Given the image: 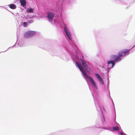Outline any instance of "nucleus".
Masks as SVG:
<instances>
[{"instance_id":"nucleus-2","label":"nucleus","mask_w":135,"mask_h":135,"mask_svg":"<svg viewBox=\"0 0 135 135\" xmlns=\"http://www.w3.org/2000/svg\"><path fill=\"white\" fill-rule=\"evenodd\" d=\"M36 32L34 31H29L26 32L24 35V37L26 38H30L35 35Z\"/></svg>"},{"instance_id":"nucleus-11","label":"nucleus","mask_w":135,"mask_h":135,"mask_svg":"<svg viewBox=\"0 0 135 135\" xmlns=\"http://www.w3.org/2000/svg\"><path fill=\"white\" fill-rule=\"evenodd\" d=\"M107 63L108 64H112V67H113L115 64L113 60L109 61H108Z\"/></svg>"},{"instance_id":"nucleus-3","label":"nucleus","mask_w":135,"mask_h":135,"mask_svg":"<svg viewBox=\"0 0 135 135\" xmlns=\"http://www.w3.org/2000/svg\"><path fill=\"white\" fill-rule=\"evenodd\" d=\"M129 50L126 49L123 51H120L118 53V55L120 57L124 56L126 55H128L129 53Z\"/></svg>"},{"instance_id":"nucleus-9","label":"nucleus","mask_w":135,"mask_h":135,"mask_svg":"<svg viewBox=\"0 0 135 135\" xmlns=\"http://www.w3.org/2000/svg\"><path fill=\"white\" fill-rule=\"evenodd\" d=\"M20 3L22 6H25L26 4V0H20Z\"/></svg>"},{"instance_id":"nucleus-6","label":"nucleus","mask_w":135,"mask_h":135,"mask_svg":"<svg viewBox=\"0 0 135 135\" xmlns=\"http://www.w3.org/2000/svg\"><path fill=\"white\" fill-rule=\"evenodd\" d=\"M80 60L82 62V65L85 68L86 70L88 71V68L87 65V64H88L89 62L85 61H84L82 59H81Z\"/></svg>"},{"instance_id":"nucleus-12","label":"nucleus","mask_w":135,"mask_h":135,"mask_svg":"<svg viewBox=\"0 0 135 135\" xmlns=\"http://www.w3.org/2000/svg\"><path fill=\"white\" fill-rule=\"evenodd\" d=\"M113 129L115 131L119 130V128L118 126L114 127H113Z\"/></svg>"},{"instance_id":"nucleus-7","label":"nucleus","mask_w":135,"mask_h":135,"mask_svg":"<svg viewBox=\"0 0 135 135\" xmlns=\"http://www.w3.org/2000/svg\"><path fill=\"white\" fill-rule=\"evenodd\" d=\"M112 58L113 59L115 62H118L120 61L121 59L119 56L113 55L111 56Z\"/></svg>"},{"instance_id":"nucleus-10","label":"nucleus","mask_w":135,"mask_h":135,"mask_svg":"<svg viewBox=\"0 0 135 135\" xmlns=\"http://www.w3.org/2000/svg\"><path fill=\"white\" fill-rule=\"evenodd\" d=\"M9 6L10 8L13 9H16V5L13 4H10L9 5Z\"/></svg>"},{"instance_id":"nucleus-5","label":"nucleus","mask_w":135,"mask_h":135,"mask_svg":"<svg viewBox=\"0 0 135 135\" xmlns=\"http://www.w3.org/2000/svg\"><path fill=\"white\" fill-rule=\"evenodd\" d=\"M64 29L66 33V35L68 37L69 39L70 40H71V33L68 30V29L66 26L64 27Z\"/></svg>"},{"instance_id":"nucleus-15","label":"nucleus","mask_w":135,"mask_h":135,"mask_svg":"<svg viewBox=\"0 0 135 135\" xmlns=\"http://www.w3.org/2000/svg\"><path fill=\"white\" fill-rule=\"evenodd\" d=\"M33 22V20H29V21H28V23H31L32 22Z\"/></svg>"},{"instance_id":"nucleus-1","label":"nucleus","mask_w":135,"mask_h":135,"mask_svg":"<svg viewBox=\"0 0 135 135\" xmlns=\"http://www.w3.org/2000/svg\"><path fill=\"white\" fill-rule=\"evenodd\" d=\"M75 63L76 66L78 67L80 71L83 73V76L84 78L86 79L87 78L89 79L90 81L91 84L95 88L96 87V85L95 83L91 78L90 76H88L87 73L84 71H83V68L77 62H75Z\"/></svg>"},{"instance_id":"nucleus-16","label":"nucleus","mask_w":135,"mask_h":135,"mask_svg":"<svg viewBox=\"0 0 135 135\" xmlns=\"http://www.w3.org/2000/svg\"><path fill=\"white\" fill-rule=\"evenodd\" d=\"M120 133L121 134V135H124V134H123L122 132H120Z\"/></svg>"},{"instance_id":"nucleus-4","label":"nucleus","mask_w":135,"mask_h":135,"mask_svg":"<svg viewBox=\"0 0 135 135\" xmlns=\"http://www.w3.org/2000/svg\"><path fill=\"white\" fill-rule=\"evenodd\" d=\"M54 16V14L53 12H50L48 13L47 17L50 21H52Z\"/></svg>"},{"instance_id":"nucleus-8","label":"nucleus","mask_w":135,"mask_h":135,"mask_svg":"<svg viewBox=\"0 0 135 135\" xmlns=\"http://www.w3.org/2000/svg\"><path fill=\"white\" fill-rule=\"evenodd\" d=\"M95 75L101 83L102 84H104V81L101 77L98 74H95Z\"/></svg>"},{"instance_id":"nucleus-13","label":"nucleus","mask_w":135,"mask_h":135,"mask_svg":"<svg viewBox=\"0 0 135 135\" xmlns=\"http://www.w3.org/2000/svg\"><path fill=\"white\" fill-rule=\"evenodd\" d=\"M33 9L31 8H30L28 9L27 12L30 13H32L33 12Z\"/></svg>"},{"instance_id":"nucleus-14","label":"nucleus","mask_w":135,"mask_h":135,"mask_svg":"<svg viewBox=\"0 0 135 135\" xmlns=\"http://www.w3.org/2000/svg\"><path fill=\"white\" fill-rule=\"evenodd\" d=\"M23 24L25 27H27V23L26 22H24L23 23Z\"/></svg>"}]
</instances>
